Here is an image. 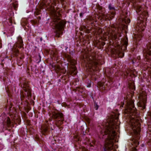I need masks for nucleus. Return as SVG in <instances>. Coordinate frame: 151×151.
<instances>
[{
    "label": "nucleus",
    "mask_w": 151,
    "mask_h": 151,
    "mask_svg": "<svg viewBox=\"0 0 151 151\" xmlns=\"http://www.w3.org/2000/svg\"><path fill=\"white\" fill-rule=\"evenodd\" d=\"M114 12H112L110 14H106V15H104V18L106 19H107L110 20L111 19L114 17Z\"/></svg>",
    "instance_id": "obj_16"
},
{
    "label": "nucleus",
    "mask_w": 151,
    "mask_h": 151,
    "mask_svg": "<svg viewBox=\"0 0 151 151\" xmlns=\"http://www.w3.org/2000/svg\"><path fill=\"white\" fill-rule=\"evenodd\" d=\"M140 101L139 102V106L142 107L143 109L145 108V105L147 101V94L145 92H140L139 96Z\"/></svg>",
    "instance_id": "obj_9"
},
{
    "label": "nucleus",
    "mask_w": 151,
    "mask_h": 151,
    "mask_svg": "<svg viewBox=\"0 0 151 151\" xmlns=\"http://www.w3.org/2000/svg\"><path fill=\"white\" fill-rule=\"evenodd\" d=\"M53 16H54V24H55L54 28L56 32V35L57 37H60V35L62 33V31L66 22L63 20H61L59 17V14L57 13L55 10L52 12Z\"/></svg>",
    "instance_id": "obj_3"
},
{
    "label": "nucleus",
    "mask_w": 151,
    "mask_h": 151,
    "mask_svg": "<svg viewBox=\"0 0 151 151\" xmlns=\"http://www.w3.org/2000/svg\"><path fill=\"white\" fill-rule=\"evenodd\" d=\"M106 75L108 77H109V76L107 75V74L106 73Z\"/></svg>",
    "instance_id": "obj_31"
},
{
    "label": "nucleus",
    "mask_w": 151,
    "mask_h": 151,
    "mask_svg": "<svg viewBox=\"0 0 151 151\" xmlns=\"http://www.w3.org/2000/svg\"><path fill=\"white\" fill-rule=\"evenodd\" d=\"M129 88L130 89H131L132 91H133L135 89V87L134 83L132 82H129Z\"/></svg>",
    "instance_id": "obj_18"
},
{
    "label": "nucleus",
    "mask_w": 151,
    "mask_h": 151,
    "mask_svg": "<svg viewBox=\"0 0 151 151\" xmlns=\"http://www.w3.org/2000/svg\"><path fill=\"white\" fill-rule=\"evenodd\" d=\"M13 114H12V115H10L11 119L9 117H8L7 119V122L8 125H9L11 123V119L12 121H14V122L15 123H18V124H19V123L20 122V118L17 115L16 116L15 115L14 113H13Z\"/></svg>",
    "instance_id": "obj_11"
},
{
    "label": "nucleus",
    "mask_w": 151,
    "mask_h": 151,
    "mask_svg": "<svg viewBox=\"0 0 151 151\" xmlns=\"http://www.w3.org/2000/svg\"><path fill=\"white\" fill-rule=\"evenodd\" d=\"M80 15L81 16H82L83 15V14L82 13H80Z\"/></svg>",
    "instance_id": "obj_29"
},
{
    "label": "nucleus",
    "mask_w": 151,
    "mask_h": 151,
    "mask_svg": "<svg viewBox=\"0 0 151 151\" xmlns=\"http://www.w3.org/2000/svg\"><path fill=\"white\" fill-rule=\"evenodd\" d=\"M51 116L54 119L58 118V121H56L55 123L56 125L58 126L62 124L64 121L63 115L62 113H57L55 111L52 112V114H50Z\"/></svg>",
    "instance_id": "obj_7"
},
{
    "label": "nucleus",
    "mask_w": 151,
    "mask_h": 151,
    "mask_svg": "<svg viewBox=\"0 0 151 151\" xmlns=\"http://www.w3.org/2000/svg\"><path fill=\"white\" fill-rule=\"evenodd\" d=\"M98 85L100 86V87H103L104 85L103 84L100 82L98 83Z\"/></svg>",
    "instance_id": "obj_24"
},
{
    "label": "nucleus",
    "mask_w": 151,
    "mask_h": 151,
    "mask_svg": "<svg viewBox=\"0 0 151 151\" xmlns=\"http://www.w3.org/2000/svg\"><path fill=\"white\" fill-rule=\"evenodd\" d=\"M117 54L119 57L120 58H122L124 56V53H122V51L120 50L118 52Z\"/></svg>",
    "instance_id": "obj_20"
},
{
    "label": "nucleus",
    "mask_w": 151,
    "mask_h": 151,
    "mask_svg": "<svg viewBox=\"0 0 151 151\" xmlns=\"http://www.w3.org/2000/svg\"><path fill=\"white\" fill-rule=\"evenodd\" d=\"M23 89V91L21 93V99H23L22 97L25 98L27 97V98H30L31 96V94L30 88L29 87L27 83L24 82L23 85L21 86Z\"/></svg>",
    "instance_id": "obj_5"
},
{
    "label": "nucleus",
    "mask_w": 151,
    "mask_h": 151,
    "mask_svg": "<svg viewBox=\"0 0 151 151\" xmlns=\"http://www.w3.org/2000/svg\"><path fill=\"white\" fill-rule=\"evenodd\" d=\"M118 115L117 114L113 113L112 115L110 123H107L105 127L100 132L101 136L103 138L106 139L105 147L106 149L111 150L113 149L114 140L116 136V131L119 128V122H118Z\"/></svg>",
    "instance_id": "obj_2"
},
{
    "label": "nucleus",
    "mask_w": 151,
    "mask_h": 151,
    "mask_svg": "<svg viewBox=\"0 0 151 151\" xmlns=\"http://www.w3.org/2000/svg\"><path fill=\"white\" fill-rule=\"evenodd\" d=\"M117 38L116 35L114 32L112 33L110 31L109 32L104 33L102 38L104 41L107 40L108 39H116Z\"/></svg>",
    "instance_id": "obj_10"
},
{
    "label": "nucleus",
    "mask_w": 151,
    "mask_h": 151,
    "mask_svg": "<svg viewBox=\"0 0 151 151\" xmlns=\"http://www.w3.org/2000/svg\"><path fill=\"white\" fill-rule=\"evenodd\" d=\"M123 20L127 24L130 23V20L128 18L124 19Z\"/></svg>",
    "instance_id": "obj_22"
},
{
    "label": "nucleus",
    "mask_w": 151,
    "mask_h": 151,
    "mask_svg": "<svg viewBox=\"0 0 151 151\" xmlns=\"http://www.w3.org/2000/svg\"><path fill=\"white\" fill-rule=\"evenodd\" d=\"M40 39H41V41L42 40V38H41Z\"/></svg>",
    "instance_id": "obj_34"
},
{
    "label": "nucleus",
    "mask_w": 151,
    "mask_h": 151,
    "mask_svg": "<svg viewBox=\"0 0 151 151\" xmlns=\"http://www.w3.org/2000/svg\"><path fill=\"white\" fill-rule=\"evenodd\" d=\"M144 55L145 58L144 60L148 62V68H150L151 69V43H150L147 45V49H145L144 51Z\"/></svg>",
    "instance_id": "obj_6"
},
{
    "label": "nucleus",
    "mask_w": 151,
    "mask_h": 151,
    "mask_svg": "<svg viewBox=\"0 0 151 151\" xmlns=\"http://www.w3.org/2000/svg\"><path fill=\"white\" fill-rule=\"evenodd\" d=\"M76 63V61H74L73 63H72V64L73 65L72 67V68L71 70L69 72L70 74L73 75H76L77 74L76 72V68L74 66Z\"/></svg>",
    "instance_id": "obj_15"
},
{
    "label": "nucleus",
    "mask_w": 151,
    "mask_h": 151,
    "mask_svg": "<svg viewBox=\"0 0 151 151\" xmlns=\"http://www.w3.org/2000/svg\"><path fill=\"white\" fill-rule=\"evenodd\" d=\"M40 10L38 9H36L35 13L37 15H38L40 13Z\"/></svg>",
    "instance_id": "obj_23"
},
{
    "label": "nucleus",
    "mask_w": 151,
    "mask_h": 151,
    "mask_svg": "<svg viewBox=\"0 0 151 151\" xmlns=\"http://www.w3.org/2000/svg\"><path fill=\"white\" fill-rule=\"evenodd\" d=\"M109 81H111V79H109Z\"/></svg>",
    "instance_id": "obj_33"
},
{
    "label": "nucleus",
    "mask_w": 151,
    "mask_h": 151,
    "mask_svg": "<svg viewBox=\"0 0 151 151\" xmlns=\"http://www.w3.org/2000/svg\"><path fill=\"white\" fill-rule=\"evenodd\" d=\"M51 0H44V1L41 4L40 7V8L41 9L44 8H45V7H47V8H49L51 6Z\"/></svg>",
    "instance_id": "obj_13"
},
{
    "label": "nucleus",
    "mask_w": 151,
    "mask_h": 151,
    "mask_svg": "<svg viewBox=\"0 0 151 151\" xmlns=\"http://www.w3.org/2000/svg\"><path fill=\"white\" fill-rule=\"evenodd\" d=\"M136 9L137 12H139L140 11H141L142 9L141 6L139 5H138L137 6Z\"/></svg>",
    "instance_id": "obj_21"
},
{
    "label": "nucleus",
    "mask_w": 151,
    "mask_h": 151,
    "mask_svg": "<svg viewBox=\"0 0 151 151\" xmlns=\"http://www.w3.org/2000/svg\"><path fill=\"white\" fill-rule=\"evenodd\" d=\"M140 20H139L137 24L136 29L138 30L139 32L143 31L145 28V23L142 21L141 19H139Z\"/></svg>",
    "instance_id": "obj_12"
},
{
    "label": "nucleus",
    "mask_w": 151,
    "mask_h": 151,
    "mask_svg": "<svg viewBox=\"0 0 151 151\" xmlns=\"http://www.w3.org/2000/svg\"><path fill=\"white\" fill-rule=\"evenodd\" d=\"M90 56L87 53H84L83 59L86 63V66L88 71H94L98 63L95 57Z\"/></svg>",
    "instance_id": "obj_4"
},
{
    "label": "nucleus",
    "mask_w": 151,
    "mask_h": 151,
    "mask_svg": "<svg viewBox=\"0 0 151 151\" xmlns=\"http://www.w3.org/2000/svg\"><path fill=\"white\" fill-rule=\"evenodd\" d=\"M23 42L21 37L19 36L17 38V41L15 43L13 48V51L14 54L16 56H17L19 54V50L16 48L18 47L21 48L23 47Z\"/></svg>",
    "instance_id": "obj_8"
},
{
    "label": "nucleus",
    "mask_w": 151,
    "mask_h": 151,
    "mask_svg": "<svg viewBox=\"0 0 151 151\" xmlns=\"http://www.w3.org/2000/svg\"><path fill=\"white\" fill-rule=\"evenodd\" d=\"M132 151H137V150L135 147L133 148Z\"/></svg>",
    "instance_id": "obj_28"
},
{
    "label": "nucleus",
    "mask_w": 151,
    "mask_h": 151,
    "mask_svg": "<svg viewBox=\"0 0 151 151\" xmlns=\"http://www.w3.org/2000/svg\"><path fill=\"white\" fill-rule=\"evenodd\" d=\"M95 108L96 109V110H97L98 108V107H99L98 106L97 104H95Z\"/></svg>",
    "instance_id": "obj_25"
},
{
    "label": "nucleus",
    "mask_w": 151,
    "mask_h": 151,
    "mask_svg": "<svg viewBox=\"0 0 151 151\" xmlns=\"http://www.w3.org/2000/svg\"><path fill=\"white\" fill-rule=\"evenodd\" d=\"M109 9H114V8L113 7H112L110 5H109Z\"/></svg>",
    "instance_id": "obj_27"
},
{
    "label": "nucleus",
    "mask_w": 151,
    "mask_h": 151,
    "mask_svg": "<svg viewBox=\"0 0 151 151\" xmlns=\"http://www.w3.org/2000/svg\"><path fill=\"white\" fill-rule=\"evenodd\" d=\"M109 83L110 84L109 85H108L109 86L110 85H111V83H110L109 81Z\"/></svg>",
    "instance_id": "obj_30"
},
{
    "label": "nucleus",
    "mask_w": 151,
    "mask_h": 151,
    "mask_svg": "<svg viewBox=\"0 0 151 151\" xmlns=\"http://www.w3.org/2000/svg\"><path fill=\"white\" fill-rule=\"evenodd\" d=\"M12 105H10V106L9 107V111H10V113H12V111L11 110V108H12Z\"/></svg>",
    "instance_id": "obj_26"
},
{
    "label": "nucleus",
    "mask_w": 151,
    "mask_h": 151,
    "mask_svg": "<svg viewBox=\"0 0 151 151\" xmlns=\"http://www.w3.org/2000/svg\"><path fill=\"white\" fill-rule=\"evenodd\" d=\"M124 103L126 104L124 112L130 118V124L134 135L132 144V145L137 146L139 143L138 140L140 138L139 133L140 131L139 118H137L136 116V108L134 106L133 101L132 99L127 98L125 101H124L121 106L123 107Z\"/></svg>",
    "instance_id": "obj_1"
},
{
    "label": "nucleus",
    "mask_w": 151,
    "mask_h": 151,
    "mask_svg": "<svg viewBox=\"0 0 151 151\" xmlns=\"http://www.w3.org/2000/svg\"><path fill=\"white\" fill-rule=\"evenodd\" d=\"M147 13L146 12H142V14H141L140 16V18L142 19L143 18L144 19H146L147 16Z\"/></svg>",
    "instance_id": "obj_19"
},
{
    "label": "nucleus",
    "mask_w": 151,
    "mask_h": 151,
    "mask_svg": "<svg viewBox=\"0 0 151 151\" xmlns=\"http://www.w3.org/2000/svg\"><path fill=\"white\" fill-rule=\"evenodd\" d=\"M126 72L127 74V78L129 77H132V76H134V72L132 70H129L127 71Z\"/></svg>",
    "instance_id": "obj_17"
},
{
    "label": "nucleus",
    "mask_w": 151,
    "mask_h": 151,
    "mask_svg": "<svg viewBox=\"0 0 151 151\" xmlns=\"http://www.w3.org/2000/svg\"><path fill=\"white\" fill-rule=\"evenodd\" d=\"M46 130H47V129H45V131H46Z\"/></svg>",
    "instance_id": "obj_32"
},
{
    "label": "nucleus",
    "mask_w": 151,
    "mask_h": 151,
    "mask_svg": "<svg viewBox=\"0 0 151 151\" xmlns=\"http://www.w3.org/2000/svg\"><path fill=\"white\" fill-rule=\"evenodd\" d=\"M121 46H119V48H121V50L125 49L128 44V40L127 38L121 40L120 41Z\"/></svg>",
    "instance_id": "obj_14"
}]
</instances>
